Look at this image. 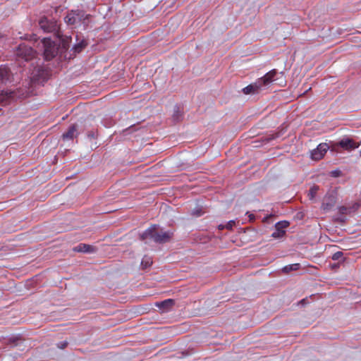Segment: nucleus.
Masks as SVG:
<instances>
[{"label": "nucleus", "instance_id": "aec40b11", "mask_svg": "<svg viewBox=\"0 0 361 361\" xmlns=\"http://www.w3.org/2000/svg\"><path fill=\"white\" fill-rule=\"evenodd\" d=\"M152 264V259L151 257L145 256L141 262V265L143 268H147Z\"/></svg>", "mask_w": 361, "mask_h": 361}, {"label": "nucleus", "instance_id": "5701e85b", "mask_svg": "<svg viewBox=\"0 0 361 361\" xmlns=\"http://www.w3.org/2000/svg\"><path fill=\"white\" fill-rule=\"evenodd\" d=\"M318 189H319L318 187L316 185H314L312 188H310L309 193H308V196L310 200H312L315 197Z\"/></svg>", "mask_w": 361, "mask_h": 361}, {"label": "nucleus", "instance_id": "9d476101", "mask_svg": "<svg viewBox=\"0 0 361 361\" xmlns=\"http://www.w3.org/2000/svg\"><path fill=\"white\" fill-rule=\"evenodd\" d=\"M329 149L326 143H321L317 147L311 152V158L314 161L320 160L323 158L327 150Z\"/></svg>", "mask_w": 361, "mask_h": 361}, {"label": "nucleus", "instance_id": "b1692460", "mask_svg": "<svg viewBox=\"0 0 361 361\" xmlns=\"http://www.w3.org/2000/svg\"><path fill=\"white\" fill-rule=\"evenodd\" d=\"M339 212L342 214H347L351 212V209L347 207H339Z\"/></svg>", "mask_w": 361, "mask_h": 361}, {"label": "nucleus", "instance_id": "f704fd0d", "mask_svg": "<svg viewBox=\"0 0 361 361\" xmlns=\"http://www.w3.org/2000/svg\"><path fill=\"white\" fill-rule=\"evenodd\" d=\"M249 217L250 218V219H254V215L253 214H250Z\"/></svg>", "mask_w": 361, "mask_h": 361}, {"label": "nucleus", "instance_id": "39448f33", "mask_svg": "<svg viewBox=\"0 0 361 361\" xmlns=\"http://www.w3.org/2000/svg\"><path fill=\"white\" fill-rule=\"evenodd\" d=\"M39 25L44 32H54L55 35L60 30L57 22L54 19H48L47 17L40 18Z\"/></svg>", "mask_w": 361, "mask_h": 361}, {"label": "nucleus", "instance_id": "f257e3e1", "mask_svg": "<svg viewBox=\"0 0 361 361\" xmlns=\"http://www.w3.org/2000/svg\"><path fill=\"white\" fill-rule=\"evenodd\" d=\"M173 236V231H158L157 226L153 225L140 235V238L142 240L149 239L157 243H165L169 242Z\"/></svg>", "mask_w": 361, "mask_h": 361}, {"label": "nucleus", "instance_id": "c85d7f7f", "mask_svg": "<svg viewBox=\"0 0 361 361\" xmlns=\"http://www.w3.org/2000/svg\"><path fill=\"white\" fill-rule=\"evenodd\" d=\"M68 343L66 341L58 344V347L60 348H65L67 346Z\"/></svg>", "mask_w": 361, "mask_h": 361}, {"label": "nucleus", "instance_id": "1a4fd4ad", "mask_svg": "<svg viewBox=\"0 0 361 361\" xmlns=\"http://www.w3.org/2000/svg\"><path fill=\"white\" fill-rule=\"evenodd\" d=\"M277 73V71L276 69H273L257 80L263 90L275 80Z\"/></svg>", "mask_w": 361, "mask_h": 361}, {"label": "nucleus", "instance_id": "ddd939ff", "mask_svg": "<svg viewBox=\"0 0 361 361\" xmlns=\"http://www.w3.org/2000/svg\"><path fill=\"white\" fill-rule=\"evenodd\" d=\"M262 90L263 89L260 85V83H259L258 80H257L255 82L251 83L247 87H244L242 90V92L245 94H259Z\"/></svg>", "mask_w": 361, "mask_h": 361}, {"label": "nucleus", "instance_id": "a211bd4d", "mask_svg": "<svg viewBox=\"0 0 361 361\" xmlns=\"http://www.w3.org/2000/svg\"><path fill=\"white\" fill-rule=\"evenodd\" d=\"M87 45V42L86 40L82 39L80 42L75 44L73 49L75 53H80L84 48L86 47Z\"/></svg>", "mask_w": 361, "mask_h": 361}, {"label": "nucleus", "instance_id": "72a5a7b5", "mask_svg": "<svg viewBox=\"0 0 361 361\" xmlns=\"http://www.w3.org/2000/svg\"><path fill=\"white\" fill-rule=\"evenodd\" d=\"M269 217H270V216L264 217L263 219V221H266Z\"/></svg>", "mask_w": 361, "mask_h": 361}, {"label": "nucleus", "instance_id": "2eb2a0df", "mask_svg": "<svg viewBox=\"0 0 361 361\" xmlns=\"http://www.w3.org/2000/svg\"><path fill=\"white\" fill-rule=\"evenodd\" d=\"M75 252H94L95 251V248L90 245L80 243L76 247L73 248Z\"/></svg>", "mask_w": 361, "mask_h": 361}, {"label": "nucleus", "instance_id": "6e6552de", "mask_svg": "<svg viewBox=\"0 0 361 361\" xmlns=\"http://www.w3.org/2000/svg\"><path fill=\"white\" fill-rule=\"evenodd\" d=\"M56 38L58 39V47L59 48V51L62 52H65L70 47V43L71 42V37L69 36H66L63 35L61 30L56 32Z\"/></svg>", "mask_w": 361, "mask_h": 361}, {"label": "nucleus", "instance_id": "a878e982", "mask_svg": "<svg viewBox=\"0 0 361 361\" xmlns=\"http://www.w3.org/2000/svg\"><path fill=\"white\" fill-rule=\"evenodd\" d=\"M359 207H360V204L357 202H355L353 204L352 207H350V208L351 209V212H354V211L357 210Z\"/></svg>", "mask_w": 361, "mask_h": 361}, {"label": "nucleus", "instance_id": "f3484780", "mask_svg": "<svg viewBox=\"0 0 361 361\" xmlns=\"http://www.w3.org/2000/svg\"><path fill=\"white\" fill-rule=\"evenodd\" d=\"M174 304V302L172 299H167L160 302H157L156 305L160 309H162L164 311L167 310L169 307H171Z\"/></svg>", "mask_w": 361, "mask_h": 361}, {"label": "nucleus", "instance_id": "393cba45", "mask_svg": "<svg viewBox=\"0 0 361 361\" xmlns=\"http://www.w3.org/2000/svg\"><path fill=\"white\" fill-rule=\"evenodd\" d=\"M343 255V253L341 251L335 252L332 255V259L333 260H339Z\"/></svg>", "mask_w": 361, "mask_h": 361}, {"label": "nucleus", "instance_id": "7c9ffc66", "mask_svg": "<svg viewBox=\"0 0 361 361\" xmlns=\"http://www.w3.org/2000/svg\"><path fill=\"white\" fill-rule=\"evenodd\" d=\"M224 228H226V226H224V225H219V228L220 230H222V229H224Z\"/></svg>", "mask_w": 361, "mask_h": 361}, {"label": "nucleus", "instance_id": "9b49d317", "mask_svg": "<svg viewBox=\"0 0 361 361\" xmlns=\"http://www.w3.org/2000/svg\"><path fill=\"white\" fill-rule=\"evenodd\" d=\"M13 75L9 68L6 66H0V85L12 82Z\"/></svg>", "mask_w": 361, "mask_h": 361}, {"label": "nucleus", "instance_id": "f8f14e48", "mask_svg": "<svg viewBox=\"0 0 361 361\" xmlns=\"http://www.w3.org/2000/svg\"><path fill=\"white\" fill-rule=\"evenodd\" d=\"M289 226V222L286 221H279L275 225V231L271 234L274 238H282L285 233L286 228Z\"/></svg>", "mask_w": 361, "mask_h": 361}, {"label": "nucleus", "instance_id": "2f4dec72", "mask_svg": "<svg viewBox=\"0 0 361 361\" xmlns=\"http://www.w3.org/2000/svg\"><path fill=\"white\" fill-rule=\"evenodd\" d=\"M5 37V35L2 34L1 32H0V39L4 38Z\"/></svg>", "mask_w": 361, "mask_h": 361}, {"label": "nucleus", "instance_id": "cd10ccee", "mask_svg": "<svg viewBox=\"0 0 361 361\" xmlns=\"http://www.w3.org/2000/svg\"><path fill=\"white\" fill-rule=\"evenodd\" d=\"M278 137H279L278 133H276V135H271L270 137L267 138V141L269 142V141L272 140Z\"/></svg>", "mask_w": 361, "mask_h": 361}, {"label": "nucleus", "instance_id": "412c9836", "mask_svg": "<svg viewBox=\"0 0 361 361\" xmlns=\"http://www.w3.org/2000/svg\"><path fill=\"white\" fill-rule=\"evenodd\" d=\"M87 138L90 140H95L98 137V132L97 130H92L87 132Z\"/></svg>", "mask_w": 361, "mask_h": 361}, {"label": "nucleus", "instance_id": "6ab92c4d", "mask_svg": "<svg viewBox=\"0 0 361 361\" xmlns=\"http://www.w3.org/2000/svg\"><path fill=\"white\" fill-rule=\"evenodd\" d=\"M300 267V264H298V263L289 264L283 268V271L285 273H288L291 271H295V270L299 269Z\"/></svg>", "mask_w": 361, "mask_h": 361}, {"label": "nucleus", "instance_id": "473e14b6", "mask_svg": "<svg viewBox=\"0 0 361 361\" xmlns=\"http://www.w3.org/2000/svg\"><path fill=\"white\" fill-rule=\"evenodd\" d=\"M173 117H174V119H176V120L178 119V114L173 115Z\"/></svg>", "mask_w": 361, "mask_h": 361}, {"label": "nucleus", "instance_id": "c756f323", "mask_svg": "<svg viewBox=\"0 0 361 361\" xmlns=\"http://www.w3.org/2000/svg\"><path fill=\"white\" fill-rule=\"evenodd\" d=\"M194 214H195L197 216H200L201 214H202V212L200 210H197L195 212H193Z\"/></svg>", "mask_w": 361, "mask_h": 361}, {"label": "nucleus", "instance_id": "f03ea898", "mask_svg": "<svg viewBox=\"0 0 361 361\" xmlns=\"http://www.w3.org/2000/svg\"><path fill=\"white\" fill-rule=\"evenodd\" d=\"M28 90L26 88H17L15 90H2L0 92V104L6 105L12 99H20L27 97Z\"/></svg>", "mask_w": 361, "mask_h": 361}, {"label": "nucleus", "instance_id": "dca6fc26", "mask_svg": "<svg viewBox=\"0 0 361 361\" xmlns=\"http://www.w3.org/2000/svg\"><path fill=\"white\" fill-rule=\"evenodd\" d=\"M77 126L76 124H73L69 126L68 130L64 133L62 135L63 138L68 139V140H72L74 137L77 136Z\"/></svg>", "mask_w": 361, "mask_h": 361}, {"label": "nucleus", "instance_id": "20e7f679", "mask_svg": "<svg viewBox=\"0 0 361 361\" xmlns=\"http://www.w3.org/2000/svg\"><path fill=\"white\" fill-rule=\"evenodd\" d=\"M42 43L44 48L43 54L47 61L54 59L60 51L57 43L51 41L49 38H44L42 40Z\"/></svg>", "mask_w": 361, "mask_h": 361}, {"label": "nucleus", "instance_id": "4468645a", "mask_svg": "<svg viewBox=\"0 0 361 361\" xmlns=\"http://www.w3.org/2000/svg\"><path fill=\"white\" fill-rule=\"evenodd\" d=\"M336 204V198L333 195L326 196L322 204V209L324 212L331 210Z\"/></svg>", "mask_w": 361, "mask_h": 361}, {"label": "nucleus", "instance_id": "7ed1b4c3", "mask_svg": "<svg viewBox=\"0 0 361 361\" xmlns=\"http://www.w3.org/2000/svg\"><path fill=\"white\" fill-rule=\"evenodd\" d=\"M90 17V15L86 14L82 10H72L65 16L64 21L68 25H73L80 22L85 23Z\"/></svg>", "mask_w": 361, "mask_h": 361}, {"label": "nucleus", "instance_id": "423d86ee", "mask_svg": "<svg viewBox=\"0 0 361 361\" xmlns=\"http://www.w3.org/2000/svg\"><path fill=\"white\" fill-rule=\"evenodd\" d=\"M16 56L25 61L32 59L35 56L33 49L25 43L20 44L16 49Z\"/></svg>", "mask_w": 361, "mask_h": 361}, {"label": "nucleus", "instance_id": "0eeeda50", "mask_svg": "<svg viewBox=\"0 0 361 361\" xmlns=\"http://www.w3.org/2000/svg\"><path fill=\"white\" fill-rule=\"evenodd\" d=\"M359 146L358 143H356L353 139L349 137H345L334 145L335 149L340 147L347 151L355 149Z\"/></svg>", "mask_w": 361, "mask_h": 361}, {"label": "nucleus", "instance_id": "bb28decb", "mask_svg": "<svg viewBox=\"0 0 361 361\" xmlns=\"http://www.w3.org/2000/svg\"><path fill=\"white\" fill-rule=\"evenodd\" d=\"M234 224H235V221H230L226 225V228H228V229H231Z\"/></svg>", "mask_w": 361, "mask_h": 361}, {"label": "nucleus", "instance_id": "4be33fe9", "mask_svg": "<svg viewBox=\"0 0 361 361\" xmlns=\"http://www.w3.org/2000/svg\"><path fill=\"white\" fill-rule=\"evenodd\" d=\"M331 178H339L342 176V171L339 169L331 171L329 173Z\"/></svg>", "mask_w": 361, "mask_h": 361}]
</instances>
